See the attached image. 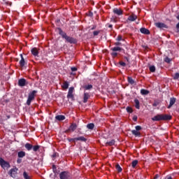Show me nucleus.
<instances>
[{
    "instance_id": "49530a36",
    "label": "nucleus",
    "mask_w": 179,
    "mask_h": 179,
    "mask_svg": "<svg viewBox=\"0 0 179 179\" xmlns=\"http://www.w3.org/2000/svg\"><path fill=\"white\" fill-rule=\"evenodd\" d=\"M72 72H76L78 71V69L76 67H71Z\"/></svg>"
},
{
    "instance_id": "09e8293b",
    "label": "nucleus",
    "mask_w": 179,
    "mask_h": 179,
    "mask_svg": "<svg viewBox=\"0 0 179 179\" xmlns=\"http://www.w3.org/2000/svg\"><path fill=\"white\" fill-rule=\"evenodd\" d=\"M138 120V116H134L133 121H137Z\"/></svg>"
},
{
    "instance_id": "4be33fe9",
    "label": "nucleus",
    "mask_w": 179,
    "mask_h": 179,
    "mask_svg": "<svg viewBox=\"0 0 179 179\" xmlns=\"http://www.w3.org/2000/svg\"><path fill=\"white\" fill-rule=\"evenodd\" d=\"M141 94L146 96V95L149 94L150 92L148 90L142 89L141 90Z\"/></svg>"
},
{
    "instance_id": "f257e3e1",
    "label": "nucleus",
    "mask_w": 179,
    "mask_h": 179,
    "mask_svg": "<svg viewBox=\"0 0 179 179\" xmlns=\"http://www.w3.org/2000/svg\"><path fill=\"white\" fill-rule=\"evenodd\" d=\"M171 119V115H157L152 117V121H169Z\"/></svg>"
},
{
    "instance_id": "7c9ffc66",
    "label": "nucleus",
    "mask_w": 179,
    "mask_h": 179,
    "mask_svg": "<svg viewBox=\"0 0 179 179\" xmlns=\"http://www.w3.org/2000/svg\"><path fill=\"white\" fill-rule=\"evenodd\" d=\"M23 177H24V179H30V176H29V174L26 171H24L23 173Z\"/></svg>"
},
{
    "instance_id": "3c124183",
    "label": "nucleus",
    "mask_w": 179,
    "mask_h": 179,
    "mask_svg": "<svg viewBox=\"0 0 179 179\" xmlns=\"http://www.w3.org/2000/svg\"><path fill=\"white\" fill-rule=\"evenodd\" d=\"M52 157L55 158L57 157V152H55L52 155Z\"/></svg>"
},
{
    "instance_id": "ea45409f",
    "label": "nucleus",
    "mask_w": 179,
    "mask_h": 179,
    "mask_svg": "<svg viewBox=\"0 0 179 179\" xmlns=\"http://www.w3.org/2000/svg\"><path fill=\"white\" fill-rule=\"evenodd\" d=\"M119 64L121 66H127V64L124 62H120Z\"/></svg>"
},
{
    "instance_id": "864d4df0",
    "label": "nucleus",
    "mask_w": 179,
    "mask_h": 179,
    "mask_svg": "<svg viewBox=\"0 0 179 179\" xmlns=\"http://www.w3.org/2000/svg\"><path fill=\"white\" fill-rule=\"evenodd\" d=\"M159 174H157L155 176L154 179H157V178H159Z\"/></svg>"
},
{
    "instance_id": "4468645a",
    "label": "nucleus",
    "mask_w": 179,
    "mask_h": 179,
    "mask_svg": "<svg viewBox=\"0 0 179 179\" xmlns=\"http://www.w3.org/2000/svg\"><path fill=\"white\" fill-rule=\"evenodd\" d=\"M136 19H138V16L132 14L131 15H129L128 17V20H129L130 22H135V20H136Z\"/></svg>"
},
{
    "instance_id": "603ef678",
    "label": "nucleus",
    "mask_w": 179,
    "mask_h": 179,
    "mask_svg": "<svg viewBox=\"0 0 179 179\" xmlns=\"http://www.w3.org/2000/svg\"><path fill=\"white\" fill-rule=\"evenodd\" d=\"M115 45H121V43L116 42V43H115Z\"/></svg>"
},
{
    "instance_id": "393cba45",
    "label": "nucleus",
    "mask_w": 179,
    "mask_h": 179,
    "mask_svg": "<svg viewBox=\"0 0 179 179\" xmlns=\"http://www.w3.org/2000/svg\"><path fill=\"white\" fill-rule=\"evenodd\" d=\"M134 103H135V107H136V108H137V110H139V108H141V106H140V105H139V100L135 99V100H134Z\"/></svg>"
},
{
    "instance_id": "ddd939ff",
    "label": "nucleus",
    "mask_w": 179,
    "mask_h": 179,
    "mask_svg": "<svg viewBox=\"0 0 179 179\" xmlns=\"http://www.w3.org/2000/svg\"><path fill=\"white\" fill-rule=\"evenodd\" d=\"M176 98L172 97L170 99V103L169 105L168 106V108H171V107H173V106H174V104L176 103Z\"/></svg>"
},
{
    "instance_id": "6e6552de",
    "label": "nucleus",
    "mask_w": 179,
    "mask_h": 179,
    "mask_svg": "<svg viewBox=\"0 0 179 179\" xmlns=\"http://www.w3.org/2000/svg\"><path fill=\"white\" fill-rule=\"evenodd\" d=\"M10 174L13 178H15L16 177V174H17V168L10 169Z\"/></svg>"
},
{
    "instance_id": "79ce46f5",
    "label": "nucleus",
    "mask_w": 179,
    "mask_h": 179,
    "mask_svg": "<svg viewBox=\"0 0 179 179\" xmlns=\"http://www.w3.org/2000/svg\"><path fill=\"white\" fill-rule=\"evenodd\" d=\"M127 113H132V108H130V107H127Z\"/></svg>"
},
{
    "instance_id": "aec40b11",
    "label": "nucleus",
    "mask_w": 179,
    "mask_h": 179,
    "mask_svg": "<svg viewBox=\"0 0 179 179\" xmlns=\"http://www.w3.org/2000/svg\"><path fill=\"white\" fill-rule=\"evenodd\" d=\"M26 156V152L24 151H20L17 152V157L20 158H23Z\"/></svg>"
},
{
    "instance_id": "423d86ee",
    "label": "nucleus",
    "mask_w": 179,
    "mask_h": 179,
    "mask_svg": "<svg viewBox=\"0 0 179 179\" xmlns=\"http://www.w3.org/2000/svg\"><path fill=\"white\" fill-rule=\"evenodd\" d=\"M27 81L24 78H21L18 80V85L20 86L21 87H23L27 85Z\"/></svg>"
},
{
    "instance_id": "f3484780",
    "label": "nucleus",
    "mask_w": 179,
    "mask_h": 179,
    "mask_svg": "<svg viewBox=\"0 0 179 179\" xmlns=\"http://www.w3.org/2000/svg\"><path fill=\"white\" fill-rule=\"evenodd\" d=\"M31 54L32 55H34V57H37L38 55V50H37V48H32Z\"/></svg>"
},
{
    "instance_id": "bf43d9fd",
    "label": "nucleus",
    "mask_w": 179,
    "mask_h": 179,
    "mask_svg": "<svg viewBox=\"0 0 179 179\" xmlns=\"http://www.w3.org/2000/svg\"><path fill=\"white\" fill-rule=\"evenodd\" d=\"M126 59H127V61H128V59H127V57H126Z\"/></svg>"
},
{
    "instance_id": "7ed1b4c3",
    "label": "nucleus",
    "mask_w": 179,
    "mask_h": 179,
    "mask_svg": "<svg viewBox=\"0 0 179 179\" xmlns=\"http://www.w3.org/2000/svg\"><path fill=\"white\" fill-rule=\"evenodd\" d=\"M60 179H71V173L68 171L61 172L59 174Z\"/></svg>"
},
{
    "instance_id": "5701e85b",
    "label": "nucleus",
    "mask_w": 179,
    "mask_h": 179,
    "mask_svg": "<svg viewBox=\"0 0 179 179\" xmlns=\"http://www.w3.org/2000/svg\"><path fill=\"white\" fill-rule=\"evenodd\" d=\"M131 134L134 135V136H141V132L138 131V130H132Z\"/></svg>"
},
{
    "instance_id": "2f4dec72",
    "label": "nucleus",
    "mask_w": 179,
    "mask_h": 179,
    "mask_svg": "<svg viewBox=\"0 0 179 179\" xmlns=\"http://www.w3.org/2000/svg\"><path fill=\"white\" fill-rule=\"evenodd\" d=\"M149 69L150 72H156V67L155 66H150Z\"/></svg>"
},
{
    "instance_id": "39448f33",
    "label": "nucleus",
    "mask_w": 179,
    "mask_h": 179,
    "mask_svg": "<svg viewBox=\"0 0 179 179\" xmlns=\"http://www.w3.org/2000/svg\"><path fill=\"white\" fill-rule=\"evenodd\" d=\"M64 38L67 41V43H70V44H75V43H76V39H75L71 36H68L67 35L66 36V37Z\"/></svg>"
},
{
    "instance_id": "9b49d317",
    "label": "nucleus",
    "mask_w": 179,
    "mask_h": 179,
    "mask_svg": "<svg viewBox=\"0 0 179 179\" xmlns=\"http://www.w3.org/2000/svg\"><path fill=\"white\" fill-rule=\"evenodd\" d=\"M0 166H1V167H8L9 166V163L3 160V159L0 158Z\"/></svg>"
},
{
    "instance_id": "dca6fc26",
    "label": "nucleus",
    "mask_w": 179,
    "mask_h": 179,
    "mask_svg": "<svg viewBox=\"0 0 179 179\" xmlns=\"http://www.w3.org/2000/svg\"><path fill=\"white\" fill-rule=\"evenodd\" d=\"M76 128H78V126L76 125V124H72L69 127V129L68 130H66V132H68L69 131H72L73 132V131H75V129H76Z\"/></svg>"
},
{
    "instance_id": "0eeeda50",
    "label": "nucleus",
    "mask_w": 179,
    "mask_h": 179,
    "mask_svg": "<svg viewBox=\"0 0 179 179\" xmlns=\"http://www.w3.org/2000/svg\"><path fill=\"white\" fill-rule=\"evenodd\" d=\"M73 90H75V88L73 87H71L69 90V92L67 94L68 99H73Z\"/></svg>"
},
{
    "instance_id": "e433bc0d",
    "label": "nucleus",
    "mask_w": 179,
    "mask_h": 179,
    "mask_svg": "<svg viewBox=\"0 0 179 179\" xmlns=\"http://www.w3.org/2000/svg\"><path fill=\"white\" fill-rule=\"evenodd\" d=\"M4 3L6 5H8V6H12V2H10L8 1L4 0Z\"/></svg>"
},
{
    "instance_id": "f8f14e48",
    "label": "nucleus",
    "mask_w": 179,
    "mask_h": 179,
    "mask_svg": "<svg viewBox=\"0 0 179 179\" xmlns=\"http://www.w3.org/2000/svg\"><path fill=\"white\" fill-rule=\"evenodd\" d=\"M90 99V94L87 92L84 93V96H83V103H87V100Z\"/></svg>"
},
{
    "instance_id": "a19ab883",
    "label": "nucleus",
    "mask_w": 179,
    "mask_h": 179,
    "mask_svg": "<svg viewBox=\"0 0 179 179\" xmlns=\"http://www.w3.org/2000/svg\"><path fill=\"white\" fill-rule=\"evenodd\" d=\"M112 57H115L118 55V53L113 52L111 53Z\"/></svg>"
},
{
    "instance_id": "c03bdc74",
    "label": "nucleus",
    "mask_w": 179,
    "mask_h": 179,
    "mask_svg": "<svg viewBox=\"0 0 179 179\" xmlns=\"http://www.w3.org/2000/svg\"><path fill=\"white\" fill-rule=\"evenodd\" d=\"M52 170H53L54 173H56V171H57V166L55 165H52Z\"/></svg>"
},
{
    "instance_id": "f704fd0d",
    "label": "nucleus",
    "mask_w": 179,
    "mask_h": 179,
    "mask_svg": "<svg viewBox=\"0 0 179 179\" xmlns=\"http://www.w3.org/2000/svg\"><path fill=\"white\" fill-rule=\"evenodd\" d=\"M32 149H33L34 152H37V150H38V149H40V145H35V146L32 145Z\"/></svg>"
},
{
    "instance_id": "8fccbe9b",
    "label": "nucleus",
    "mask_w": 179,
    "mask_h": 179,
    "mask_svg": "<svg viewBox=\"0 0 179 179\" xmlns=\"http://www.w3.org/2000/svg\"><path fill=\"white\" fill-rule=\"evenodd\" d=\"M17 163L18 164H20V163H22V159H17Z\"/></svg>"
},
{
    "instance_id": "b1692460",
    "label": "nucleus",
    "mask_w": 179,
    "mask_h": 179,
    "mask_svg": "<svg viewBox=\"0 0 179 179\" xmlns=\"http://www.w3.org/2000/svg\"><path fill=\"white\" fill-rule=\"evenodd\" d=\"M24 148H26L28 150H31V149H33V145L27 143L25 144Z\"/></svg>"
},
{
    "instance_id": "bb28decb",
    "label": "nucleus",
    "mask_w": 179,
    "mask_h": 179,
    "mask_svg": "<svg viewBox=\"0 0 179 179\" xmlns=\"http://www.w3.org/2000/svg\"><path fill=\"white\" fill-rule=\"evenodd\" d=\"M115 168L118 173H121V171H122V168H121V166H120V164H117Z\"/></svg>"
},
{
    "instance_id": "1a4fd4ad",
    "label": "nucleus",
    "mask_w": 179,
    "mask_h": 179,
    "mask_svg": "<svg viewBox=\"0 0 179 179\" xmlns=\"http://www.w3.org/2000/svg\"><path fill=\"white\" fill-rule=\"evenodd\" d=\"M71 141L73 142H75L76 141H80L81 142H86V141H87V139H86V138H85L84 136H80L78 138H72Z\"/></svg>"
},
{
    "instance_id": "473e14b6",
    "label": "nucleus",
    "mask_w": 179,
    "mask_h": 179,
    "mask_svg": "<svg viewBox=\"0 0 179 179\" xmlns=\"http://www.w3.org/2000/svg\"><path fill=\"white\" fill-rule=\"evenodd\" d=\"M128 82L130 85H134V83H135V80H134L131 77H128Z\"/></svg>"
},
{
    "instance_id": "f03ea898",
    "label": "nucleus",
    "mask_w": 179,
    "mask_h": 179,
    "mask_svg": "<svg viewBox=\"0 0 179 179\" xmlns=\"http://www.w3.org/2000/svg\"><path fill=\"white\" fill-rule=\"evenodd\" d=\"M36 93H37V91L34 90L31 92H30L28 95V99L27 101V105L30 106L31 104V101L34 100V97L36 96Z\"/></svg>"
},
{
    "instance_id": "a18cd8bd",
    "label": "nucleus",
    "mask_w": 179,
    "mask_h": 179,
    "mask_svg": "<svg viewBox=\"0 0 179 179\" xmlns=\"http://www.w3.org/2000/svg\"><path fill=\"white\" fill-rule=\"evenodd\" d=\"M100 32L99 31H94V32H93V34H94V36H99V34Z\"/></svg>"
},
{
    "instance_id": "37998d69",
    "label": "nucleus",
    "mask_w": 179,
    "mask_h": 179,
    "mask_svg": "<svg viewBox=\"0 0 179 179\" xmlns=\"http://www.w3.org/2000/svg\"><path fill=\"white\" fill-rule=\"evenodd\" d=\"M141 129H142V127L141 126L136 127V131H141Z\"/></svg>"
},
{
    "instance_id": "4c0bfd02",
    "label": "nucleus",
    "mask_w": 179,
    "mask_h": 179,
    "mask_svg": "<svg viewBox=\"0 0 179 179\" xmlns=\"http://www.w3.org/2000/svg\"><path fill=\"white\" fill-rule=\"evenodd\" d=\"M164 61L167 63V64H170V62L171 61V59L169 58V57H166L164 59Z\"/></svg>"
},
{
    "instance_id": "72a5a7b5",
    "label": "nucleus",
    "mask_w": 179,
    "mask_h": 179,
    "mask_svg": "<svg viewBox=\"0 0 179 179\" xmlns=\"http://www.w3.org/2000/svg\"><path fill=\"white\" fill-rule=\"evenodd\" d=\"M136 164H138V160H134L131 162V166L133 169H135V167H136Z\"/></svg>"
},
{
    "instance_id": "2eb2a0df",
    "label": "nucleus",
    "mask_w": 179,
    "mask_h": 179,
    "mask_svg": "<svg viewBox=\"0 0 179 179\" xmlns=\"http://www.w3.org/2000/svg\"><path fill=\"white\" fill-rule=\"evenodd\" d=\"M141 33H142L143 34H150V31H149V29H146V28H141L140 29Z\"/></svg>"
},
{
    "instance_id": "c85d7f7f",
    "label": "nucleus",
    "mask_w": 179,
    "mask_h": 179,
    "mask_svg": "<svg viewBox=\"0 0 179 179\" xmlns=\"http://www.w3.org/2000/svg\"><path fill=\"white\" fill-rule=\"evenodd\" d=\"M62 87L65 90L68 89V87H69V83H68V82H64L63 83Z\"/></svg>"
},
{
    "instance_id": "6e6d98bb",
    "label": "nucleus",
    "mask_w": 179,
    "mask_h": 179,
    "mask_svg": "<svg viewBox=\"0 0 179 179\" xmlns=\"http://www.w3.org/2000/svg\"><path fill=\"white\" fill-rule=\"evenodd\" d=\"M108 27H109L110 29L113 28V24H109V25H108Z\"/></svg>"
},
{
    "instance_id": "9d476101",
    "label": "nucleus",
    "mask_w": 179,
    "mask_h": 179,
    "mask_svg": "<svg viewBox=\"0 0 179 179\" xmlns=\"http://www.w3.org/2000/svg\"><path fill=\"white\" fill-rule=\"evenodd\" d=\"M113 13L117 15V16H121V15H122V10H121V8H115L113 9Z\"/></svg>"
},
{
    "instance_id": "412c9836",
    "label": "nucleus",
    "mask_w": 179,
    "mask_h": 179,
    "mask_svg": "<svg viewBox=\"0 0 179 179\" xmlns=\"http://www.w3.org/2000/svg\"><path fill=\"white\" fill-rule=\"evenodd\" d=\"M58 30H59V34H60V36H62V37L64 38L66 36V34L62 31V29H61V28H59Z\"/></svg>"
},
{
    "instance_id": "58836bf2",
    "label": "nucleus",
    "mask_w": 179,
    "mask_h": 179,
    "mask_svg": "<svg viewBox=\"0 0 179 179\" xmlns=\"http://www.w3.org/2000/svg\"><path fill=\"white\" fill-rule=\"evenodd\" d=\"M173 79H174L175 80H177V79H179V73H176L175 74V76H173Z\"/></svg>"
},
{
    "instance_id": "6ab92c4d",
    "label": "nucleus",
    "mask_w": 179,
    "mask_h": 179,
    "mask_svg": "<svg viewBox=\"0 0 179 179\" xmlns=\"http://www.w3.org/2000/svg\"><path fill=\"white\" fill-rule=\"evenodd\" d=\"M55 119L57 120V121H64L65 117L62 115H59L55 117Z\"/></svg>"
},
{
    "instance_id": "c756f323",
    "label": "nucleus",
    "mask_w": 179,
    "mask_h": 179,
    "mask_svg": "<svg viewBox=\"0 0 179 179\" xmlns=\"http://www.w3.org/2000/svg\"><path fill=\"white\" fill-rule=\"evenodd\" d=\"M87 128L88 129H93L94 128V124L93 123H90L87 125Z\"/></svg>"
},
{
    "instance_id": "a878e982",
    "label": "nucleus",
    "mask_w": 179,
    "mask_h": 179,
    "mask_svg": "<svg viewBox=\"0 0 179 179\" xmlns=\"http://www.w3.org/2000/svg\"><path fill=\"white\" fill-rule=\"evenodd\" d=\"M111 50L113 51V52H115V51H122V48H120V47H114V48H111Z\"/></svg>"
},
{
    "instance_id": "de8ad7c7",
    "label": "nucleus",
    "mask_w": 179,
    "mask_h": 179,
    "mask_svg": "<svg viewBox=\"0 0 179 179\" xmlns=\"http://www.w3.org/2000/svg\"><path fill=\"white\" fill-rule=\"evenodd\" d=\"M117 41H121V40H122V36H118L117 38Z\"/></svg>"
},
{
    "instance_id": "a211bd4d",
    "label": "nucleus",
    "mask_w": 179,
    "mask_h": 179,
    "mask_svg": "<svg viewBox=\"0 0 179 179\" xmlns=\"http://www.w3.org/2000/svg\"><path fill=\"white\" fill-rule=\"evenodd\" d=\"M21 60L20 61V66L23 67L24 66V64H26V62L24 61V58H23V55H20Z\"/></svg>"
},
{
    "instance_id": "cd10ccee",
    "label": "nucleus",
    "mask_w": 179,
    "mask_h": 179,
    "mask_svg": "<svg viewBox=\"0 0 179 179\" xmlns=\"http://www.w3.org/2000/svg\"><path fill=\"white\" fill-rule=\"evenodd\" d=\"M106 145H108V146H113V145H115V141L111 140L110 141L107 142Z\"/></svg>"
},
{
    "instance_id": "20e7f679",
    "label": "nucleus",
    "mask_w": 179,
    "mask_h": 179,
    "mask_svg": "<svg viewBox=\"0 0 179 179\" xmlns=\"http://www.w3.org/2000/svg\"><path fill=\"white\" fill-rule=\"evenodd\" d=\"M155 24L158 29H169V27L162 22H156Z\"/></svg>"
},
{
    "instance_id": "5fc2aeb1",
    "label": "nucleus",
    "mask_w": 179,
    "mask_h": 179,
    "mask_svg": "<svg viewBox=\"0 0 179 179\" xmlns=\"http://www.w3.org/2000/svg\"><path fill=\"white\" fill-rule=\"evenodd\" d=\"M152 106H153V107H156V106H157V103H154L152 104Z\"/></svg>"
},
{
    "instance_id": "13d9d810",
    "label": "nucleus",
    "mask_w": 179,
    "mask_h": 179,
    "mask_svg": "<svg viewBox=\"0 0 179 179\" xmlns=\"http://www.w3.org/2000/svg\"><path fill=\"white\" fill-rule=\"evenodd\" d=\"M176 18L178 19V20H179V15H178Z\"/></svg>"
},
{
    "instance_id": "4d7b16f0",
    "label": "nucleus",
    "mask_w": 179,
    "mask_h": 179,
    "mask_svg": "<svg viewBox=\"0 0 179 179\" xmlns=\"http://www.w3.org/2000/svg\"><path fill=\"white\" fill-rule=\"evenodd\" d=\"M167 179H173V178H171V176H169V177H168Z\"/></svg>"
},
{
    "instance_id": "c9c22d12",
    "label": "nucleus",
    "mask_w": 179,
    "mask_h": 179,
    "mask_svg": "<svg viewBox=\"0 0 179 179\" xmlns=\"http://www.w3.org/2000/svg\"><path fill=\"white\" fill-rule=\"evenodd\" d=\"M85 89H86V90H90V89H93V85H88L85 86Z\"/></svg>"
}]
</instances>
